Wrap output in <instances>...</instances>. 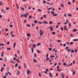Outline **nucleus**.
<instances>
[{
    "instance_id": "obj_39",
    "label": "nucleus",
    "mask_w": 78,
    "mask_h": 78,
    "mask_svg": "<svg viewBox=\"0 0 78 78\" xmlns=\"http://www.w3.org/2000/svg\"><path fill=\"white\" fill-rule=\"evenodd\" d=\"M63 65H64V66H67V64L66 63H63Z\"/></svg>"
},
{
    "instance_id": "obj_25",
    "label": "nucleus",
    "mask_w": 78,
    "mask_h": 78,
    "mask_svg": "<svg viewBox=\"0 0 78 78\" xmlns=\"http://www.w3.org/2000/svg\"><path fill=\"white\" fill-rule=\"evenodd\" d=\"M68 16H69V17H72V15L71 14H68Z\"/></svg>"
},
{
    "instance_id": "obj_51",
    "label": "nucleus",
    "mask_w": 78,
    "mask_h": 78,
    "mask_svg": "<svg viewBox=\"0 0 78 78\" xmlns=\"http://www.w3.org/2000/svg\"><path fill=\"white\" fill-rule=\"evenodd\" d=\"M68 4L69 5H71V2H69Z\"/></svg>"
},
{
    "instance_id": "obj_37",
    "label": "nucleus",
    "mask_w": 78,
    "mask_h": 78,
    "mask_svg": "<svg viewBox=\"0 0 78 78\" xmlns=\"http://www.w3.org/2000/svg\"><path fill=\"white\" fill-rule=\"evenodd\" d=\"M74 50H71V53H74Z\"/></svg>"
},
{
    "instance_id": "obj_45",
    "label": "nucleus",
    "mask_w": 78,
    "mask_h": 78,
    "mask_svg": "<svg viewBox=\"0 0 78 78\" xmlns=\"http://www.w3.org/2000/svg\"><path fill=\"white\" fill-rule=\"evenodd\" d=\"M55 57V55H51V58H54Z\"/></svg>"
},
{
    "instance_id": "obj_46",
    "label": "nucleus",
    "mask_w": 78,
    "mask_h": 78,
    "mask_svg": "<svg viewBox=\"0 0 78 78\" xmlns=\"http://www.w3.org/2000/svg\"><path fill=\"white\" fill-rule=\"evenodd\" d=\"M49 23L50 24H52L53 23V22L52 21H50L49 22Z\"/></svg>"
},
{
    "instance_id": "obj_13",
    "label": "nucleus",
    "mask_w": 78,
    "mask_h": 78,
    "mask_svg": "<svg viewBox=\"0 0 78 78\" xmlns=\"http://www.w3.org/2000/svg\"><path fill=\"white\" fill-rule=\"evenodd\" d=\"M4 53V52L3 51L2 52V53L1 54V56L2 57H3V54Z\"/></svg>"
},
{
    "instance_id": "obj_33",
    "label": "nucleus",
    "mask_w": 78,
    "mask_h": 78,
    "mask_svg": "<svg viewBox=\"0 0 78 78\" xmlns=\"http://www.w3.org/2000/svg\"><path fill=\"white\" fill-rule=\"evenodd\" d=\"M17 66H18V64L16 63L15 64V67H17Z\"/></svg>"
},
{
    "instance_id": "obj_17",
    "label": "nucleus",
    "mask_w": 78,
    "mask_h": 78,
    "mask_svg": "<svg viewBox=\"0 0 78 78\" xmlns=\"http://www.w3.org/2000/svg\"><path fill=\"white\" fill-rule=\"evenodd\" d=\"M3 69H4V67H2V68L1 69V72H3Z\"/></svg>"
},
{
    "instance_id": "obj_47",
    "label": "nucleus",
    "mask_w": 78,
    "mask_h": 78,
    "mask_svg": "<svg viewBox=\"0 0 78 78\" xmlns=\"http://www.w3.org/2000/svg\"><path fill=\"white\" fill-rule=\"evenodd\" d=\"M58 16V14H54L53 15V16Z\"/></svg>"
},
{
    "instance_id": "obj_9",
    "label": "nucleus",
    "mask_w": 78,
    "mask_h": 78,
    "mask_svg": "<svg viewBox=\"0 0 78 78\" xmlns=\"http://www.w3.org/2000/svg\"><path fill=\"white\" fill-rule=\"evenodd\" d=\"M27 36L28 37H30L31 36V34L30 33H28L27 34Z\"/></svg>"
},
{
    "instance_id": "obj_18",
    "label": "nucleus",
    "mask_w": 78,
    "mask_h": 78,
    "mask_svg": "<svg viewBox=\"0 0 78 78\" xmlns=\"http://www.w3.org/2000/svg\"><path fill=\"white\" fill-rule=\"evenodd\" d=\"M26 66V63H24V68H26V67H27V66Z\"/></svg>"
},
{
    "instance_id": "obj_52",
    "label": "nucleus",
    "mask_w": 78,
    "mask_h": 78,
    "mask_svg": "<svg viewBox=\"0 0 78 78\" xmlns=\"http://www.w3.org/2000/svg\"><path fill=\"white\" fill-rule=\"evenodd\" d=\"M38 23H39L40 24H42V22H38Z\"/></svg>"
},
{
    "instance_id": "obj_43",
    "label": "nucleus",
    "mask_w": 78,
    "mask_h": 78,
    "mask_svg": "<svg viewBox=\"0 0 78 78\" xmlns=\"http://www.w3.org/2000/svg\"><path fill=\"white\" fill-rule=\"evenodd\" d=\"M10 48H7V50H11Z\"/></svg>"
},
{
    "instance_id": "obj_11",
    "label": "nucleus",
    "mask_w": 78,
    "mask_h": 78,
    "mask_svg": "<svg viewBox=\"0 0 78 78\" xmlns=\"http://www.w3.org/2000/svg\"><path fill=\"white\" fill-rule=\"evenodd\" d=\"M60 6L61 7H62V8H64V4L63 3H62V4L60 5Z\"/></svg>"
},
{
    "instance_id": "obj_21",
    "label": "nucleus",
    "mask_w": 78,
    "mask_h": 78,
    "mask_svg": "<svg viewBox=\"0 0 78 78\" xmlns=\"http://www.w3.org/2000/svg\"><path fill=\"white\" fill-rule=\"evenodd\" d=\"M57 71H59L58 70H59V66H57Z\"/></svg>"
},
{
    "instance_id": "obj_14",
    "label": "nucleus",
    "mask_w": 78,
    "mask_h": 78,
    "mask_svg": "<svg viewBox=\"0 0 78 78\" xmlns=\"http://www.w3.org/2000/svg\"><path fill=\"white\" fill-rule=\"evenodd\" d=\"M33 47H34V48H36V45L35 44H34L33 45Z\"/></svg>"
},
{
    "instance_id": "obj_53",
    "label": "nucleus",
    "mask_w": 78,
    "mask_h": 78,
    "mask_svg": "<svg viewBox=\"0 0 78 78\" xmlns=\"http://www.w3.org/2000/svg\"><path fill=\"white\" fill-rule=\"evenodd\" d=\"M58 55L56 56V57L55 58V59H57V58H58Z\"/></svg>"
},
{
    "instance_id": "obj_7",
    "label": "nucleus",
    "mask_w": 78,
    "mask_h": 78,
    "mask_svg": "<svg viewBox=\"0 0 78 78\" xmlns=\"http://www.w3.org/2000/svg\"><path fill=\"white\" fill-rule=\"evenodd\" d=\"M37 11H39L40 12H42V10L40 9H37Z\"/></svg>"
},
{
    "instance_id": "obj_15",
    "label": "nucleus",
    "mask_w": 78,
    "mask_h": 78,
    "mask_svg": "<svg viewBox=\"0 0 78 78\" xmlns=\"http://www.w3.org/2000/svg\"><path fill=\"white\" fill-rule=\"evenodd\" d=\"M52 34H54V35H55L56 34V32H52Z\"/></svg>"
},
{
    "instance_id": "obj_38",
    "label": "nucleus",
    "mask_w": 78,
    "mask_h": 78,
    "mask_svg": "<svg viewBox=\"0 0 78 78\" xmlns=\"http://www.w3.org/2000/svg\"><path fill=\"white\" fill-rule=\"evenodd\" d=\"M43 17H44V18H46V17H47V16H46V15H44L43 16Z\"/></svg>"
},
{
    "instance_id": "obj_4",
    "label": "nucleus",
    "mask_w": 78,
    "mask_h": 78,
    "mask_svg": "<svg viewBox=\"0 0 78 78\" xmlns=\"http://www.w3.org/2000/svg\"><path fill=\"white\" fill-rule=\"evenodd\" d=\"M61 75L62 76V78H64V76H65V75H64V73H62L61 74Z\"/></svg>"
},
{
    "instance_id": "obj_26",
    "label": "nucleus",
    "mask_w": 78,
    "mask_h": 78,
    "mask_svg": "<svg viewBox=\"0 0 78 78\" xmlns=\"http://www.w3.org/2000/svg\"><path fill=\"white\" fill-rule=\"evenodd\" d=\"M27 73L28 75H29V74H30V71H29V69H28L27 70Z\"/></svg>"
},
{
    "instance_id": "obj_23",
    "label": "nucleus",
    "mask_w": 78,
    "mask_h": 78,
    "mask_svg": "<svg viewBox=\"0 0 78 78\" xmlns=\"http://www.w3.org/2000/svg\"><path fill=\"white\" fill-rule=\"evenodd\" d=\"M0 46H4V45H5V44H0Z\"/></svg>"
},
{
    "instance_id": "obj_42",
    "label": "nucleus",
    "mask_w": 78,
    "mask_h": 78,
    "mask_svg": "<svg viewBox=\"0 0 78 78\" xmlns=\"http://www.w3.org/2000/svg\"><path fill=\"white\" fill-rule=\"evenodd\" d=\"M33 61L35 62H37V60H35V59H34Z\"/></svg>"
},
{
    "instance_id": "obj_27",
    "label": "nucleus",
    "mask_w": 78,
    "mask_h": 78,
    "mask_svg": "<svg viewBox=\"0 0 78 78\" xmlns=\"http://www.w3.org/2000/svg\"><path fill=\"white\" fill-rule=\"evenodd\" d=\"M49 75H50V76L51 77H53V76H52V74H51V73H49Z\"/></svg>"
},
{
    "instance_id": "obj_22",
    "label": "nucleus",
    "mask_w": 78,
    "mask_h": 78,
    "mask_svg": "<svg viewBox=\"0 0 78 78\" xmlns=\"http://www.w3.org/2000/svg\"><path fill=\"white\" fill-rule=\"evenodd\" d=\"M70 36H71V37H73V34H70Z\"/></svg>"
},
{
    "instance_id": "obj_56",
    "label": "nucleus",
    "mask_w": 78,
    "mask_h": 78,
    "mask_svg": "<svg viewBox=\"0 0 78 78\" xmlns=\"http://www.w3.org/2000/svg\"><path fill=\"white\" fill-rule=\"evenodd\" d=\"M66 50H68V49L69 48V47H68V46H67L66 47Z\"/></svg>"
},
{
    "instance_id": "obj_55",
    "label": "nucleus",
    "mask_w": 78,
    "mask_h": 78,
    "mask_svg": "<svg viewBox=\"0 0 78 78\" xmlns=\"http://www.w3.org/2000/svg\"><path fill=\"white\" fill-rule=\"evenodd\" d=\"M48 54L47 53V54L46 57V58H48Z\"/></svg>"
},
{
    "instance_id": "obj_30",
    "label": "nucleus",
    "mask_w": 78,
    "mask_h": 78,
    "mask_svg": "<svg viewBox=\"0 0 78 78\" xmlns=\"http://www.w3.org/2000/svg\"><path fill=\"white\" fill-rule=\"evenodd\" d=\"M31 50H32V53H33V52H34L33 48H31Z\"/></svg>"
},
{
    "instance_id": "obj_2",
    "label": "nucleus",
    "mask_w": 78,
    "mask_h": 78,
    "mask_svg": "<svg viewBox=\"0 0 78 78\" xmlns=\"http://www.w3.org/2000/svg\"><path fill=\"white\" fill-rule=\"evenodd\" d=\"M64 30H65L66 31H68V29L67 28V26H65L64 27Z\"/></svg>"
},
{
    "instance_id": "obj_24",
    "label": "nucleus",
    "mask_w": 78,
    "mask_h": 78,
    "mask_svg": "<svg viewBox=\"0 0 78 78\" xmlns=\"http://www.w3.org/2000/svg\"><path fill=\"white\" fill-rule=\"evenodd\" d=\"M73 41H78V39H74Z\"/></svg>"
},
{
    "instance_id": "obj_60",
    "label": "nucleus",
    "mask_w": 78,
    "mask_h": 78,
    "mask_svg": "<svg viewBox=\"0 0 78 78\" xmlns=\"http://www.w3.org/2000/svg\"><path fill=\"white\" fill-rule=\"evenodd\" d=\"M29 19H31V18H32V16H30L29 17Z\"/></svg>"
},
{
    "instance_id": "obj_3",
    "label": "nucleus",
    "mask_w": 78,
    "mask_h": 78,
    "mask_svg": "<svg viewBox=\"0 0 78 78\" xmlns=\"http://www.w3.org/2000/svg\"><path fill=\"white\" fill-rule=\"evenodd\" d=\"M50 28L51 31H52L53 30V29L52 28V27H51V26H50Z\"/></svg>"
},
{
    "instance_id": "obj_57",
    "label": "nucleus",
    "mask_w": 78,
    "mask_h": 78,
    "mask_svg": "<svg viewBox=\"0 0 78 78\" xmlns=\"http://www.w3.org/2000/svg\"><path fill=\"white\" fill-rule=\"evenodd\" d=\"M26 15L27 16H28V15H29V13H28V12L26 14Z\"/></svg>"
},
{
    "instance_id": "obj_54",
    "label": "nucleus",
    "mask_w": 78,
    "mask_h": 78,
    "mask_svg": "<svg viewBox=\"0 0 78 78\" xmlns=\"http://www.w3.org/2000/svg\"><path fill=\"white\" fill-rule=\"evenodd\" d=\"M67 51H68V52H70V49H69L68 50H67Z\"/></svg>"
},
{
    "instance_id": "obj_63",
    "label": "nucleus",
    "mask_w": 78,
    "mask_h": 78,
    "mask_svg": "<svg viewBox=\"0 0 78 78\" xmlns=\"http://www.w3.org/2000/svg\"><path fill=\"white\" fill-rule=\"evenodd\" d=\"M45 3H46V1L45 0L44 1H43V3L45 4Z\"/></svg>"
},
{
    "instance_id": "obj_40",
    "label": "nucleus",
    "mask_w": 78,
    "mask_h": 78,
    "mask_svg": "<svg viewBox=\"0 0 78 78\" xmlns=\"http://www.w3.org/2000/svg\"><path fill=\"white\" fill-rule=\"evenodd\" d=\"M27 26L28 27H31V26L29 24H27Z\"/></svg>"
},
{
    "instance_id": "obj_1",
    "label": "nucleus",
    "mask_w": 78,
    "mask_h": 78,
    "mask_svg": "<svg viewBox=\"0 0 78 78\" xmlns=\"http://www.w3.org/2000/svg\"><path fill=\"white\" fill-rule=\"evenodd\" d=\"M40 36H42L44 34V31L43 30H41V29H40Z\"/></svg>"
},
{
    "instance_id": "obj_44",
    "label": "nucleus",
    "mask_w": 78,
    "mask_h": 78,
    "mask_svg": "<svg viewBox=\"0 0 78 78\" xmlns=\"http://www.w3.org/2000/svg\"><path fill=\"white\" fill-rule=\"evenodd\" d=\"M49 50H50V51H51V50H52V48H49Z\"/></svg>"
},
{
    "instance_id": "obj_64",
    "label": "nucleus",
    "mask_w": 78,
    "mask_h": 78,
    "mask_svg": "<svg viewBox=\"0 0 78 78\" xmlns=\"http://www.w3.org/2000/svg\"><path fill=\"white\" fill-rule=\"evenodd\" d=\"M7 45H9V42H7Z\"/></svg>"
},
{
    "instance_id": "obj_34",
    "label": "nucleus",
    "mask_w": 78,
    "mask_h": 78,
    "mask_svg": "<svg viewBox=\"0 0 78 78\" xmlns=\"http://www.w3.org/2000/svg\"><path fill=\"white\" fill-rule=\"evenodd\" d=\"M53 9V8L52 7H51V8H49L48 9H47V10H49L50 9Z\"/></svg>"
},
{
    "instance_id": "obj_28",
    "label": "nucleus",
    "mask_w": 78,
    "mask_h": 78,
    "mask_svg": "<svg viewBox=\"0 0 78 78\" xmlns=\"http://www.w3.org/2000/svg\"><path fill=\"white\" fill-rule=\"evenodd\" d=\"M68 24H69V27H71V23H69Z\"/></svg>"
},
{
    "instance_id": "obj_49",
    "label": "nucleus",
    "mask_w": 78,
    "mask_h": 78,
    "mask_svg": "<svg viewBox=\"0 0 78 78\" xmlns=\"http://www.w3.org/2000/svg\"><path fill=\"white\" fill-rule=\"evenodd\" d=\"M58 27H59V25H57L56 26L55 28H58Z\"/></svg>"
},
{
    "instance_id": "obj_36",
    "label": "nucleus",
    "mask_w": 78,
    "mask_h": 78,
    "mask_svg": "<svg viewBox=\"0 0 78 78\" xmlns=\"http://www.w3.org/2000/svg\"><path fill=\"white\" fill-rule=\"evenodd\" d=\"M75 73H76V72L75 71H74L73 73V75H74L75 74Z\"/></svg>"
},
{
    "instance_id": "obj_20",
    "label": "nucleus",
    "mask_w": 78,
    "mask_h": 78,
    "mask_svg": "<svg viewBox=\"0 0 78 78\" xmlns=\"http://www.w3.org/2000/svg\"><path fill=\"white\" fill-rule=\"evenodd\" d=\"M16 61H17V62H19V63L20 62V61L19 60H18V59H16Z\"/></svg>"
},
{
    "instance_id": "obj_6",
    "label": "nucleus",
    "mask_w": 78,
    "mask_h": 78,
    "mask_svg": "<svg viewBox=\"0 0 78 78\" xmlns=\"http://www.w3.org/2000/svg\"><path fill=\"white\" fill-rule=\"evenodd\" d=\"M43 23H44L45 24L47 23V24H48V23L47 22V21H44L43 22Z\"/></svg>"
},
{
    "instance_id": "obj_61",
    "label": "nucleus",
    "mask_w": 78,
    "mask_h": 78,
    "mask_svg": "<svg viewBox=\"0 0 78 78\" xmlns=\"http://www.w3.org/2000/svg\"><path fill=\"white\" fill-rule=\"evenodd\" d=\"M70 44L71 45H73V42H71Z\"/></svg>"
},
{
    "instance_id": "obj_32",
    "label": "nucleus",
    "mask_w": 78,
    "mask_h": 78,
    "mask_svg": "<svg viewBox=\"0 0 78 78\" xmlns=\"http://www.w3.org/2000/svg\"><path fill=\"white\" fill-rule=\"evenodd\" d=\"M34 22L35 23H37V21L35 20L34 21Z\"/></svg>"
},
{
    "instance_id": "obj_8",
    "label": "nucleus",
    "mask_w": 78,
    "mask_h": 78,
    "mask_svg": "<svg viewBox=\"0 0 78 78\" xmlns=\"http://www.w3.org/2000/svg\"><path fill=\"white\" fill-rule=\"evenodd\" d=\"M16 42H15L13 44V48H15V47H16Z\"/></svg>"
},
{
    "instance_id": "obj_16",
    "label": "nucleus",
    "mask_w": 78,
    "mask_h": 78,
    "mask_svg": "<svg viewBox=\"0 0 78 78\" xmlns=\"http://www.w3.org/2000/svg\"><path fill=\"white\" fill-rule=\"evenodd\" d=\"M51 14H52L53 16V15H54V14H55V12H53V11H51Z\"/></svg>"
},
{
    "instance_id": "obj_50",
    "label": "nucleus",
    "mask_w": 78,
    "mask_h": 78,
    "mask_svg": "<svg viewBox=\"0 0 78 78\" xmlns=\"http://www.w3.org/2000/svg\"><path fill=\"white\" fill-rule=\"evenodd\" d=\"M49 60V58L47 57L46 61H48Z\"/></svg>"
},
{
    "instance_id": "obj_41",
    "label": "nucleus",
    "mask_w": 78,
    "mask_h": 78,
    "mask_svg": "<svg viewBox=\"0 0 78 78\" xmlns=\"http://www.w3.org/2000/svg\"><path fill=\"white\" fill-rule=\"evenodd\" d=\"M11 62H12V63H13V64H15V62H13L11 60Z\"/></svg>"
},
{
    "instance_id": "obj_5",
    "label": "nucleus",
    "mask_w": 78,
    "mask_h": 78,
    "mask_svg": "<svg viewBox=\"0 0 78 78\" xmlns=\"http://www.w3.org/2000/svg\"><path fill=\"white\" fill-rule=\"evenodd\" d=\"M66 22L64 23V25H66L68 23V22H69V20H66Z\"/></svg>"
},
{
    "instance_id": "obj_58",
    "label": "nucleus",
    "mask_w": 78,
    "mask_h": 78,
    "mask_svg": "<svg viewBox=\"0 0 78 78\" xmlns=\"http://www.w3.org/2000/svg\"><path fill=\"white\" fill-rule=\"evenodd\" d=\"M57 42H61V40H58V41H57Z\"/></svg>"
},
{
    "instance_id": "obj_59",
    "label": "nucleus",
    "mask_w": 78,
    "mask_h": 78,
    "mask_svg": "<svg viewBox=\"0 0 78 78\" xmlns=\"http://www.w3.org/2000/svg\"><path fill=\"white\" fill-rule=\"evenodd\" d=\"M39 76L40 77H41V73H39Z\"/></svg>"
},
{
    "instance_id": "obj_62",
    "label": "nucleus",
    "mask_w": 78,
    "mask_h": 78,
    "mask_svg": "<svg viewBox=\"0 0 78 78\" xmlns=\"http://www.w3.org/2000/svg\"><path fill=\"white\" fill-rule=\"evenodd\" d=\"M75 53H77V49H75Z\"/></svg>"
},
{
    "instance_id": "obj_19",
    "label": "nucleus",
    "mask_w": 78,
    "mask_h": 78,
    "mask_svg": "<svg viewBox=\"0 0 78 78\" xmlns=\"http://www.w3.org/2000/svg\"><path fill=\"white\" fill-rule=\"evenodd\" d=\"M23 16L25 17V18H27V16L25 14L23 15Z\"/></svg>"
},
{
    "instance_id": "obj_29",
    "label": "nucleus",
    "mask_w": 78,
    "mask_h": 78,
    "mask_svg": "<svg viewBox=\"0 0 78 78\" xmlns=\"http://www.w3.org/2000/svg\"><path fill=\"white\" fill-rule=\"evenodd\" d=\"M9 74V75H11V74L10 73V72L9 71H7V72Z\"/></svg>"
},
{
    "instance_id": "obj_31",
    "label": "nucleus",
    "mask_w": 78,
    "mask_h": 78,
    "mask_svg": "<svg viewBox=\"0 0 78 78\" xmlns=\"http://www.w3.org/2000/svg\"><path fill=\"white\" fill-rule=\"evenodd\" d=\"M37 51L38 53H41V51L39 50H37Z\"/></svg>"
},
{
    "instance_id": "obj_12",
    "label": "nucleus",
    "mask_w": 78,
    "mask_h": 78,
    "mask_svg": "<svg viewBox=\"0 0 78 78\" xmlns=\"http://www.w3.org/2000/svg\"><path fill=\"white\" fill-rule=\"evenodd\" d=\"M77 29H74L73 30V32H75L76 31H77Z\"/></svg>"
},
{
    "instance_id": "obj_35",
    "label": "nucleus",
    "mask_w": 78,
    "mask_h": 78,
    "mask_svg": "<svg viewBox=\"0 0 78 78\" xmlns=\"http://www.w3.org/2000/svg\"><path fill=\"white\" fill-rule=\"evenodd\" d=\"M41 44V43H39L38 44H37V46H39V45H40Z\"/></svg>"
},
{
    "instance_id": "obj_10",
    "label": "nucleus",
    "mask_w": 78,
    "mask_h": 78,
    "mask_svg": "<svg viewBox=\"0 0 78 78\" xmlns=\"http://www.w3.org/2000/svg\"><path fill=\"white\" fill-rule=\"evenodd\" d=\"M17 75H19V73H20V71H19V70H18L17 71Z\"/></svg>"
},
{
    "instance_id": "obj_48",
    "label": "nucleus",
    "mask_w": 78,
    "mask_h": 78,
    "mask_svg": "<svg viewBox=\"0 0 78 78\" xmlns=\"http://www.w3.org/2000/svg\"><path fill=\"white\" fill-rule=\"evenodd\" d=\"M21 9H22L23 11H25V9H24L23 8L21 7Z\"/></svg>"
}]
</instances>
